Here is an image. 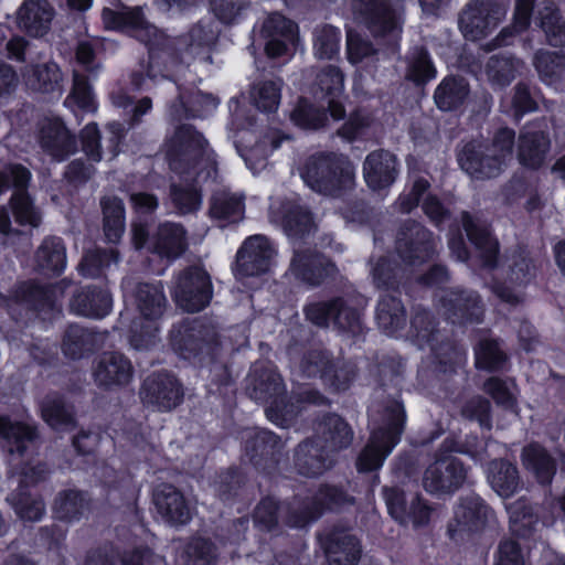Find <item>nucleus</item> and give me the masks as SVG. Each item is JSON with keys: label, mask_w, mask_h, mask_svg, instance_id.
<instances>
[{"label": "nucleus", "mask_w": 565, "mask_h": 565, "mask_svg": "<svg viewBox=\"0 0 565 565\" xmlns=\"http://www.w3.org/2000/svg\"><path fill=\"white\" fill-rule=\"evenodd\" d=\"M166 147L171 170L191 174L198 183L215 181L217 163L214 152L192 125H179Z\"/></svg>", "instance_id": "f257e3e1"}, {"label": "nucleus", "mask_w": 565, "mask_h": 565, "mask_svg": "<svg viewBox=\"0 0 565 565\" xmlns=\"http://www.w3.org/2000/svg\"><path fill=\"white\" fill-rule=\"evenodd\" d=\"M514 143V130L501 128L491 140H471L463 145L458 152V163L475 179L495 178L511 162Z\"/></svg>", "instance_id": "f03ea898"}, {"label": "nucleus", "mask_w": 565, "mask_h": 565, "mask_svg": "<svg viewBox=\"0 0 565 565\" xmlns=\"http://www.w3.org/2000/svg\"><path fill=\"white\" fill-rule=\"evenodd\" d=\"M301 178L315 192L333 198L351 190L355 183L353 163L348 157L337 153L309 157L301 170Z\"/></svg>", "instance_id": "7ed1b4c3"}, {"label": "nucleus", "mask_w": 565, "mask_h": 565, "mask_svg": "<svg viewBox=\"0 0 565 565\" xmlns=\"http://www.w3.org/2000/svg\"><path fill=\"white\" fill-rule=\"evenodd\" d=\"M405 418L404 406L398 401H388L383 406L381 423L358 457L356 468L360 472H370L382 467L384 459L399 441Z\"/></svg>", "instance_id": "20e7f679"}, {"label": "nucleus", "mask_w": 565, "mask_h": 565, "mask_svg": "<svg viewBox=\"0 0 565 565\" xmlns=\"http://www.w3.org/2000/svg\"><path fill=\"white\" fill-rule=\"evenodd\" d=\"M134 303L140 318L130 326V343L141 350L154 344L158 332L157 321L167 310L168 299L161 282H138L134 289Z\"/></svg>", "instance_id": "39448f33"}, {"label": "nucleus", "mask_w": 565, "mask_h": 565, "mask_svg": "<svg viewBox=\"0 0 565 565\" xmlns=\"http://www.w3.org/2000/svg\"><path fill=\"white\" fill-rule=\"evenodd\" d=\"M103 20L107 28L114 29H131L135 31L139 41L145 42L150 46L149 61L147 64L140 62L139 70L134 71L131 74V85L136 89H140L143 83V74L149 78H156L157 74L153 72L152 61L154 58L153 46L158 44L160 36L156 26L149 24L143 17L142 10L136 8H122L120 11H115L108 8L103 10Z\"/></svg>", "instance_id": "423d86ee"}, {"label": "nucleus", "mask_w": 565, "mask_h": 565, "mask_svg": "<svg viewBox=\"0 0 565 565\" xmlns=\"http://www.w3.org/2000/svg\"><path fill=\"white\" fill-rule=\"evenodd\" d=\"M286 388L280 375L273 367L256 364L249 374L248 394L259 402L269 404L267 417L276 425L285 426L291 418L286 403Z\"/></svg>", "instance_id": "0eeeda50"}, {"label": "nucleus", "mask_w": 565, "mask_h": 565, "mask_svg": "<svg viewBox=\"0 0 565 565\" xmlns=\"http://www.w3.org/2000/svg\"><path fill=\"white\" fill-rule=\"evenodd\" d=\"M303 313L319 328H328L332 321L340 331L359 333L362 330V300L353 297L311 302L303 308Z\"/></svg>", "instance_id": "6e6552de"}, {"label": "nucleus", "mask_w": 565, "mask_h": 565, "mask_svg": "<svg viewBox=\"0 0 565 565\" xmlns=\"http://www.w3.org/2000/svg\"><path fill=\"white\" fill-rule=\"evenodd\" d=\"M171 296L175 305L186 312H199L206 308L213 297L210 274L201 266H189L174 277Z\"/></svg>", "instance_id": "1a4fd4ad"}, {"label": "nucleus", "mask_w": 565, "mask_h": 565, "mask_svg": "<svg viewBox=\"0 0 565 565\" xmlns=\"http://www.w3.org/2000/svg\"><path fill=\"white\" fill-rule=\"evenodd\" d=\"M30 179L31 172L22 164L4 167L0 171V194L13 189L10 206L15 222L21 225L39 227L42 222V213L26 192Z\"/></svg>", "instance_id": "9d476101"}, {"label": "nucleus", "mask_w": 565, "mask_h": 565, "mask_svg": "<svg viewBox=\"0 0 565 565\" xmlns=\"http://www.w3.org/2000/svg\"><path fill=\"white\" fill-rule=\"evenodd\" d=\"M218 343L216 326L206 320L183 321L171 330V344L184 359L210 354Z\"/></svg>", "instance_id": "9b49d317"}, {"label": "nucleus", "mask_w": 565, "mask_h": 565, "mask_svg": "<svg viewBox=\"0 0 565 565\" xmlns=\"http://www.w3.org/2000/svg\"><path fill=\"white\" fill-rule=\"evenodd\" d=\"M505 13L498 0H470L459 13L458 26L466 40L478 41L492 32Z\"/></svg>", "instance_id": "f8f14e48"}, {"label": "nucleus", "mask_w": 565, "mask_h": 565, "mask_svg": "<svg viewBox=\"0 0 565 565\" xmlns=\"http://www.w3.org/2000/svg\"><path fill=\"white\" fill-rule=\"evenodd\" d=\"M353 503L354 499L341 489L323 486L315 495L300 499L289 507L287 520L295 527H305L310 522L319 519L324 510L340 509Z\"/></svg>", "instance_id": "ddd939ff"}, {"label": "nucleus", "mask_w": 565, "mask_h": 565, "mask_svg": "<svg viewBox=\"0 0 565 565\" xmlns=\"http://www.w3.org/2000/svg\"><path fill=\"white\" fill-rule=\"evenodd\" d=\"M356 20L364 23L376 38H388L395 42L399 32V17L385 0H349Z\"/></svg>", "instance_id": "4468645a"}, {"label": "nucleus", "mask_w": 565, "mask_h": 565, "mask_svg": "<svg viewBox=\"0 0 565 565\" xmlns=\"http://www.w3.org/2000/svg\"><path fill=\"white\" fill-rule=\"evenodd\" d=\"M492 515V510L479 495L462 497L454 509L448 533L455 540H462L483 531Z\"/></svg>", "instance_id": "2eb2a0df"}, {"label": "nucleus", "mask_w": 565, "mask_h": 565, "mask_svg": "<svg viewBox=\"0 0 565 565\" xmlns=\"http://www.w3.org/2000/svg\"><path fill=\"white\" fill-rule=\"evenodd\" d=\"M466 479L467 469L461 460L452 455H443L426 468L423 486L429 493L452 494Z\"/></svg>", "instance_id": "dca6fc26"}, {"label": "nucleus", "mask_w": 565, "mask_h": 565, "mask_svg": "<svg viewBox=\"0 0 565 565\" xmlns=\"http://www.w3.org/2000/svg\"><path fill=\"white\" fill-rule=\"evenodd\" d=\"M396 250L404 263L419 265L433 257L436 242L433 234L422 224L407 220L397 233Z\"/></svg>", "instance_id": "f3484780"}, {"label": "nucleus", "mask_w": 565, "mask_h": 565, "mask_svg": "<svg viewBox=\"0 0 565 565\" xmlns=\"http://www.w3.org/2000/svg\"><path fill=\"white\" fill-rule=\"evenodd\" d=\"M140 396L145 405L159 412H170L182 403L184 392L172 374L159 372L145 380Z\"/></svg>", "instance_id": "a211bd4d"}, {"label": "nucleus", "mask_w": 565, "mask_h": 565, "mask_svg": "<svg viewBox=\"0 0 565 565\" xmlns=\"http://www.w3.org/2000/svg\"><path fill=\"white\" fill-rule=\"evenodd\" d=\"M275 255L276 250L266 236H250L237 252L235 275L239 278L263 275L269 270Z\"/></svg>", "instance_id": "6ab92c4d"}, {"label": "nucleus", "mask_w": 565, "mask_h": 565, "mask_svg": "<svg viewBox=\"0 0 565 565\" xmlns=\"http://www.w3.org/2000/svg\"><path fill=\"white\" fill-rule=\"evenodd\" d=\"M440 306L444 316L452 323H478L483 316L481 299L470 289L457 287L445 290L440 296Z\"/></svg>", "instance_id": "aec40b11"}, {"label": "nucleus", "mask_w": 565, "mask_h": 565, "mask_svg": "<svg viewBox=\"0 0 565 565\" xmlns=\"http://www.w3.org/2000/svg\"><path fill=\"white\" fill-rule=\"evenodd\" d=\"M323 548L329 565H356L361 557L360 540L343 526H333L321 536Z\"/></svg>", "instance_id": "412c9836"}, {"label": "nucleus", "mask_w": 565, "mask_h": 565, "mask_svg": "<svg viewBox=\"0 0 565 565\" xmlns=\"http://www.w3.org/2000/svg\"><path fill=\"white\" fill-rule=\"evenodd\" d=\"M132 374L131 362L119 352H104L93 369L96 385L104 390L126 386Z\"/></svg>", "instance_id": "4be33fe9"}, {"label": "nucleus", "mask_w": 565, "mask_h": 565, "mask_svg": "<svg viewBox=\"0 0 565 565\" xmlns=\"http://www.w3.org/2000/svg\"><path fill=\"white\" fill-rule=\"evenodd\" d=\"M39 143L42 150L56 161H63L77 150L74 135L58 118H46L41 122Z\"/></svg>", "instance_id": "5701e85b"}, {"label": "nucleus", "mask_w": 565, "mask_h": 565, "mask_svg": "<svg viewBox=\"0 0 565 565\" xmlns=\"http://www.w3.org/2000/svg\"><path fill=\"white\" fill-rule=\"evenodd\" d=\"M153 504L161 519L172 526L186 524L192 519L184 494L170 483H160L153 490Z\"/></svg>", "instance_id": "b1692460"}, {"label": "nucleus", "mask_w": 565, "mask_h": 565, "mask_svg": "<svg viewBox=\"0 0 565 565\" xmlns=\"http://www.w3.org/2000/svg\"><path fill=\"white\" fill-rule=\"evenodd\" d=\"M284 447L281 438L266 429L249 431L245 439V456L257 468L269 471L278 463Z\"/></svg>", "instance_id": "393cba45"}, {"label": "nucleus", "mask_w": 565, "mask_h": 565, "mask_svg": "<svg viewBox=\"0 0 565 565\" xmlns=\"http://www.w3.org/2000/svg\"><path fill=\"white\" fill-rule=\"evenodd\" d=\"M313 437L333 456L351 446L354 431L351 425L340 415L328 413L319 417L313 426Z\"/></svg>", "instance_id": "a878e982"}, {"label": "nucleus", "mask_w": 565, "mask_h": 565, "mask_svg": "<svg viewBox=\"0 0 565 565\" xmlns=\"http://www.w3.org/2000/svg\"><path fill=\"white\" fill-rule=\"evenodd\" d=\"M260 35L266 40L265 51L270 57L287 53L288 46L295 44L298 35L297 24L285 15L270 13L260 26Z\"/></svg>", "instance_id": "bb28decb"}, {"label": "nucleus", "mask_w": 565, "mask_h": 565, "mask_svg": "<svg viewBox=\"0 0 565 565\" xmlns=\"http://www.w3.org/2000/svg\"><path fill=\"white\" fill-rule=\"evenodd\" d=\"M107 335V331L97 332L93 329L73 323L70 324L63 333L61 349L67 359L79 360L102 348Z\"/></svg>", "instance_id": "cd10ccee"}, {"label": "nucleus", "mask_w": 565, "mask_h": 565, "mask_svg": "<svg viewBox=\"0 0 565 565\" xmlns=\"http://www.w3.org/2000/svg\"><path fill=\"white\" fill-rule=\"evenodd\" d=\"M551 141L540 124L523 127L518 139V159L521 164L540 168L550 150Z\"/></svg>", "instance_id": "c85d7f7f"}, {"label": "nucleus", "mask_w": 565, "mask_h": 565, "mask_svg": "<svg viewBox=\"0 0 565 565\" xmlns=\"http://www.w3.org/2000/svg\"><path fill=\"white\" fill-rule=\"evenodd\" d=\"M289 269L297 279L318 286L335 271V266L319 253L296 249Z\"/></svg>", "instance_id": "c756f323"}, {"label": "nucleus", "mask_w": 565, "mask_h": 565, "mask_svg": "<svg viewBox=\"0 0 565 565\" xmlns=\"http://www.w3.org/2000/svg\"><path fill=\"white\" fill-rule=\"evenodd\" d=\"M54 14L47 0H24L17 11V24L26 34L40 38L50 31Z\"/></svg>", "instance_id": "7c9ffc66"}, {"label": "nucleus", "mask_w": 565, "mask_h": 565, "mask_svg": "<svg viewBox=\"0 0 565 565\" xmlns=\"http://www.w3.org/2000/svg\"><path fill=\"white\" fill-rule=\"evenodd\" d=\"M363 174L366 184L372 190L391 186L398 174L396 157L386 150L369 153L363 163Z\"/></svg>", "instance_id": "2f4dec72"}, {"label": "nucleus", "mask_w": 565, "mask_h": 565, "mask_svg": "<svg viewBox=\"0 0 565 565\" xmlns=\"http://www.w3.org/2000/svg\"><path fill=\"white\" fill-rule=\"evenodd\" d=\"M334 456L323 447L315 437L306 439L298 445L295 454V465L299 473L307 477H317L334 465Z\"/></svg>", "instance_id": "473e14b6"}, {"label": "nucleus", "mask_w": 565, "mask_h": 565, "mask_svg": "<svg viewBox=\"0 0 565 565\" xmlns=\"http://www.w3.org/2000/svg\"><path fill=\"white\" fill-rule=\"evenodd\" d=\"M343 86L344 75L341 70L334 65L322 67L316 76L317 88L315 95L319 98L327 99L330 115L335 120L342 119L345 115V109L340 102Z\"/></svg>", "instance_id": "72a5a7b5"}, {"label": "nucleus", "mask_w": 565, "mask_h": 565, "mask_svg": "<svg viewBox=\"0 0 565 565\" xmlns=\"http://www.w3.org/2000/svg\"><path fill=\"white\" fill-rule=\"evenodd\" d=\"M113 299L107 289L87 286L76 290L70 300V310L82 317L100 319L107 316Z\"/></svg>", "instance_id": "f704fd0d"}, {"label": "nucleus", "mask_w": 565, "mask_h": 565, "mask_svg": "<svg viewBox=\"0 0 565 565\" xmlns=\"http://www.w3.org/2000/svg\"><path fill=\"white\" fill-rule=\"evenodd\" d=\"M461 222L469 241L478 250L483 266L488 268L495 267L499 254V244L491 235L487 223L470 215L468 212H462Z\"/></svg>", "instance_id": "c9c22d12"}, {"label": "nucleus", "mask_w": 565, "mask_h": 565, "mask_svg": "<svg viewBox=\"0 0 565 565\" xmlns=\"http://www.w3.org/2000/svg\"><path fill=\"white\" fill-rule=\"evenodd\" d=\"M218 100L212 94L195 92L186 97L179 92L177 99L169 107L171 121L204 117L217 107Z\"/></svg>", "instance_id": "e433bc0d"}, {"label": "nucleus", "mask_w": 565, "mask_h": 565, "mask_svg": "<svg viewBox=\"0 0 565 565\" xmlns=\"http://www.w3.org/2000/svg\"><path fill=\"white\" fill-rule=\"evenodd\" d=\"M34 264L36 270L43 275H61L66 266V248L62 238L45 237L35 250Z\"/></svg>", "instance_id": "4c0bfd02"}, {"label": "nucleus", "mask_w": 565, "mask_h": 565, "mask_svg": "<svg viewBox=\"0 0 565 565\" xmlns=\"http://www.w3.org/2000/svg\"><path fill=\"white\" fill-rule=\"evenodd\" d=\"M43 420L54 430L67 431L76 426L74 406L57 394L46 395L40 403Z\"/></svg>", "instance_id": "58836bf2"}, {"label": "nucleus", "mask_w": 565, "mask_h": 565, "mask_svg": "<svg viewBox=\"0 0 565 565\" xmlns=\"http://www.w3.org/2000/svg\"><path fill=\"white\" fill-rule=\"evenodd\" d=\"M185 231L180 224L163 223L159 225L152 239V252L160 257L175 259L186 249Z\"/></svg>", "instance_id": "ea45409f"}, {"label": "nucleus", "mask_w": 565, "mask_h": 565, "mask_svg": "<svg viewBox=\"0 0 565 565\" xmlns=\"http://www.w3.org/2000/svg\"><path fill=\"white\" fill-rule=\"evenodd\" d=\"M90 511V499L86 492L76 489L63 490L57 493L53 512L58 520L78 521Z\"/></svg>", "instance_id": "a19ab883"}, {"label": "nucleus", "mask_w": 565, "mask_h": 565, "mask_svg": "<svg viewBox=\"0 0 565 565\" xmlns=\"http://www.w3.org/2000/svg\"><path fill=\"white\" fill-rule=\"evenodd\" d=\"M26 85L40 93H55L63 88V74L60 66L54 62L32 64L26 67Z\"/></svg>", "instance_id": "79ce46f5"}, {"label": "nucleus", "mask_w": 565, "mask_h": 565, "mask_svg": "<svg viewBox=\"0 0 565 565\" xmlns=\"http://www.w3.org/2000/svg\"><path fill=\"white\" fill-rule=\"evenodd\" d=\"M220 30L213 18L206 17L193 24L189 31L180 38L181 44L192 55L209 52L218 38Z\"/></svg>", "instance_id": "37998d69"}, {"label": "nucleus", "mask_w": 565, "mask_h": 565, "mask_svg": "<svg viewBox=\"0 0 565 565\" xmlns=\"http://www.w3.org/2000/svg\"><path fill=\"white\" fill-rule=\"evenodd\" d=\"M281 226L288 237L302 239L316 230L312 215L308 209L292 202L281 204Z\"/></svg>", "instance_id": "c03bdc74"}, {"label": "nucleus", "mask_w": 565, "mask_h": 565, "mask_svg": "<svg viewBox=\"0 0 565 565\" xmlns=\"http://www.w3.org/2000/svg\"><path fill=\"white\" fill-rule=\"evenodd\" d=\"M511 533L520 539H531L537 531L539 515L532 504L524 498L507 507Z\"/></svg>", "instance_id": "a18cd8bd"}, {"label": "nucleus", "mask_w": 565, "mask_h": 565, "mask_svg": "<svg viewBox=\"0 0 565 565\" xmlns=\"http://www.w3.org/2000/svg\"><path fill=\"white\" fill-rule=\"evenodd\" d=\"M375 318L379 328L392 335L405 327L406 310L397 296L384 294L379 299Z\"/></svg>", "instance_id": "49530a36"}, {"label": "nucleus", "mask_w": 565, "mask_h": 565, "mask_svg": "<svg viewBox=\"0 0 565 565\" xmlns=\"http://www.w3.org/2000/svg\"><path fill=\"white\" fill-rule=\"evenodd\" d=\"M491 488L502 498L512 497L520 487L518 468L507 460H492L487 470Z\"/></svg>", "instance_id": "de8ad7c7"}, {"label": "nucleus", "mask_w": 565, "mask_h": 565, "mask_svg": "<svg viewBox=\"0 0 565 565\" xmlns=\"http://www.w3.org/2000/svg\"><path fill=\"white\" fill-rule=\"evenodd\" d=\"M522 462L541 484H550L556 473L554 458L539 444H530L522 450Z\"/></svg>", "instance_id": "09e8293b"}, {"label": "nucleus", "mask_w": 565, "mask_h": 565, "mask_svg": "<svg viewBox=\"0 0 565 565\" xmlns=\"http://www.w3.org/2000/svg\"><path fill=\"white\" fill-rule=\"evenodd\" d=\"M428 348L431 351L435 370L440 374L455 373L465 361V350L445 333Z\"/></svg>", "instance_id": "8fccbe9b"}, {"label": "nucleus", "mask_w": 565, "mask_h": 565, "mask_svg": "<svg viewBox=\"0 0 565 565\" xmlns=\"http://www.w3.org/2000/svg\"><path fill=\"white\" fill-rule=\"evenodd\" d=\"M0 438L2 447L10 454L20 456L26 450L29 444L36 438L34 427L22 423H13L6 417H0Z\"/></svg>", "instance_id": "3c124183"}, {"label": "nucleus", "mask_w": 565, "mask_h": 565, "mask_svg": "<svg viewBox=\"0 0 565 565\" xmlns=\"http://www.w3.org/2000/svg\"><path fill=\"white\" fill-rule=\"evenodd\" d=\"M537 22L548 45H565V19L552 1L542 2L537 11Z\"/></svg>", "instance_id": "603ef678"}, {"label": "nucleus", "mask_w": 565, "mask_h": 565, "mask_svg": "<svg viewBox=\"0 0 565 565\" xmlns=\"http://www.w3.org/2000/svg\"><path fill=\"white\" fill-rule=\"evenodd\" d=\"M244 196L226 189L213 192L210 199V214L217 220L230 223L239 222L244 215Z\"/></svg>", "instance_id": "864d4df0"}, {"label": "nucleus", "mask_w": 565, "mask_h": 565, "mask_svg": "<svg viewBox=\"0 0 565 565\" xmlns=\"http://www.w3.org/2000/svg\"><path fill=\"white\" fill-rule=\"evenodd\" d=\"M298 500L299 499H294L289 503L279 504V502L271 497L264 498L254 510L253 520L255 525L268 532L276 530L280 521L290 526L287 520L289 516L287 510ZM291 527L294 526L291 525Z\"/></svg>", "instance_id": "5fc2aeb1"}, {"label": "nucleus", "mask_w": 565, "mask_h": 565, "mask_svg": "<svg viewBox=\"0 0 565 565\" xmlns=\"http://www.w3.org/2000/svg\"><path fill=\"white\" fill-rule=\"evenodd\" d=\"M469 95V85L462 77L450 76L437 86L434 99L441 110H454L463 104Z\"/></svg>", "instance_id": "6e6d98bb"}, {"label": "nucleus", "mask_w": 565, "mask_h": 565, "mask_svg": "<svg viewBox=\"0 0 565 565\" xmlns=\"http://www.w3.org/2000/svg\"><path fill=\"white\" fill-rule=\"evenodd\" d=\"M405 78L416 85H425L437 75L436 67L424 46L413 47L405 56Z\"/></svg>", "instance_id": "4d7b16f0"}, {"label": "nucleus", "mask_w": 565, "mask_h": 565, "mask_svg": "<svg viewBox=\"0 0 565 565\" xmlns=\"http://www.w3.org/2000/svg\"><path fill=\"white\" fill-rule=\"evenodd\" d=\"M443 334L444 332L437 328L436 320L430 311L422 307L414 309L411 320V337L419 348L431 345Z\"/></svg>", "instance_id": "13d9d810"}, {"label": "nucleus", "mask_w": 565, "mask_h": 565, "mask_svg": "<svg viewBox=\"0 0 565 565\" xmlns=\"http://www.w3.org/2000/svg\"><path fill=\"white\" fill-rule=\"evenodd\" d=\"M104 233L108 242L117 243L125 231V207L120 199L105 196L100 200Z\"/></svg>", "instance_id": "bf43d9fd"}, {"label": "nucleus", "mask_w": 565, "mask_h": 565, "mask_svg": "<svg viewBox=\"0 0 565 565\" xmlns=\"http://www.w3.org/2000/svg\"><path fill=\"white\" fill-rule=\"evenodd\" d=\"M508 263V278L512 284L526 285L536 276L537 266L525 248L514 249L509 256Z\"/></svg>", "instance_id": "052dcab7"}, {"label": "nucleus", "mask_w": 565, "mask_h": 565, "mask_svg": "<svg viewBox=\"0 0 565 565\" xmlns=\"http://www.w3.org/2000/svg\"><path fill=\"white\" fill-rule=\"evenodd\" d=\"M523 66L520 60L511 56L493 55L486 65L488 79L499 87L507 86L515 77V73Z\"/></svg>", "instance_id": "680f3d73"}, {"label": "nucleus", "mask_w": 565, "mask_h": 565, "mask_svg": "<svg viewBox=\"0 0 565 565\" xmlns=\"http://www.w3.org/2000/svg\"><path fill=\"white\" fill-rule=\"evenodd\" d=\"M533 63L541 78L547 84L565 78V55L562 53L537 51Z\"/></svg>", "instance_id": "e2e57ef3"}, {"label": "nucleus", "mask_w": 565, "mask_h": 565, "mask_svg": "<svg viewBox=\"0 0 565 565\" xmlns=\"http://www.w3.org/2000/svg\"><path fill=\"white\" fill-rule=\"evenodd\" d=\"M119 260L118 250L115 248L88 250L78 265L79 273L87 278H96L110 266Z\"/></svg>", "instance_id": "0e129e2a"}, {"label": "nucleus", "mask_w": 565, "mask_h": 565, "mask_svg": "<svg viewBox=\"0 0 565 565\" xmlns=\"http://www.w3.org/2000/svg\"><path fill=\"white\" fill-rule=\"evenodd\" d=\"M282 81L280 78L260 81L254 84L250 97L255 106L265 111H276L280 103V90Z\"/></svg>", "instance_id": "69168bd1"}, {"label": "nucleus", "mask_w": 565, "mask_h": 565, "mask_svg": "<svg viewBox=\"0 0 565 565\" xmlns=\"http://www.w3.org/2000/svg\"><path fill=\"white\" fill-rule=\"evenodd\" d=\"M476 366L490 372L499 371L507 362V354L495 340L482 339L475 349Z\"/></svg>", "instance_id": "338daca9"}, {"label": "nucleus", "mask_w": 565, "mask_h": 565, "mask_svg": "<svg viewBox=\"0 0 565 565\" xmlns=\"http://www.w3.org/2000/svg\"><path fill=\"white\" fill-rule=\"evenodd\" d=\"M183 557L184 565H214L217 551L210 540L194 537L188 543Z\"/></svg>", "instance_id": "774afa93"}]
</instances>
